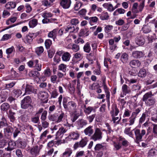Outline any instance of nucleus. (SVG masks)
Returning <instances> with one entry per match:
<instances>
[{
	"mask_svg": "<svg viewBox=\"0 0 157 157\" xmlns=\"http://www.w3.org/2000/svg\"><path fill=\"white\" fill-rule=\"evenodd\" d=\"M151 92H148L145 94L142 98L143 101L145 102L147 106H150L155 105L156 102L155 99L153 97Z\"/></svg>",
	"mask_w": 157,
	"mask_h": 157,
	"instance_id": "nucleus-1",
	"label": "nucleus"
},
{
	"mask_svg": "<svg viewBox=\"0 0 157 157\" xmlns=\"http://www.w3.org/2000/svg\"><path fill=\"white\" fill-rule=\"evenodd\" d=\"M65 116V114L62 112L59 115L56 113L50 114L48 116V118L51 121L58 123L63 121L64 120Z\"/></svg>",
	"mask_w": 157,
	"mask_h": 157,
	"instance_id": "nucleus-2",
	"label": "nucleus"
},
{
	"mask_svg": "<svg viewBox=\"0 0 157 157\" xmlns=\"http://www.w3.org/2000/svg\"><path fill=\"white\" fill-rule=\"evenodd\" d=\"M134 132L136 139L135 142L137 144L142 141L143 136L146 134V131L144 129L141 130L140 132V129L137 128H135L133 130Z\"/></svg>",
	"mask_w": 157,
	"mask_h": 157,
	"instance_id": "nucleus-3",
	"label": "nucleus"
},
{
	"mask_svg": "<svg viewBox=\"0 0 157 157\" xmlns=\"http://www.w3.org/2000/svg\"><path fill=\"white\" fill-rule=\"evenodd\" d=\"M32 99L30 96H27L21 101V106L22 109H27L31 105Z\"/></svg>",
	"mask_w": 157,
	"mask_h": 157,
	"instance_id": "nucleus-4",
	"label": "nucleus"
},
{
	"mask_svg": "<svg viewBox=\"0 0 157 157\" xmlns=\"http://www.w3.org/2000/svg\"><path fill=\"white\" fill-rule=\"evenodd\" d=\"M94 132L90 137L91 139L95 141L102 139V132L100 128H96Z\"/></svg>",
	"mask_w": 157,
	"mask_h": 157,
	"instance_id": "nucleus-5",
	"label": "nucleus"
},
{
	"mask_svg": "<svg viewBox=\"0 0 157 157\" xmlns=\"http://www.w3.org/2000/svg\"><path fill=\"white\" fill-rule=\"evenodd\" d=\"M88 140L86 137L82 138L79 142H78L75 143L73 146V148L75 150L78 147H80L83 148L87 144Z\"/></svg>",
	"mask_w": 157,
	"mask_h": 157,
	"instance_id": "nucleus-6",
	"label": "nucleus"
},
{
	"mask_svg": "<svg viewBox=\"0 0 157 157\" xmlns=\"http://www.w3.org/2000/svg\"><path fill=\"white\" fill-rule=\"evenodd\" d=\"M36 91L37 90L35 89L34 87L29 84H27L25 89V93L23 96L29 95L32 94H36Z\"/></svg>",
	"mask_w": 157,
	"mask_h": 157,
	"instance_id": "nucleus-7",
	"label": "nucleus"
},
{
	"mask_svg": "<svg viewBox=\"0 0 157 157\" xmlns=\"http://www.w3.org/2000/svg\"><path fill=\"white\" fill-rule=\"evenodd\" d=\"M59 4L63 9H67L70 6L71 1V0H59Z\"/></svg>",
	"mask_w": 157,
	"mask_h": 157,
	"instance_id": "nucleus-8",
	"label": "nucleus"
},
{
	"mask_svg": "<svg viewBox=\"0 0 157 157\" xmlns=\"http://www.w3.org/2000/svg\"><path fill=\"white\" fill-rule=\"evenodd\" d=\"M83 132L86 135L91 136L94 132L93 126L90 125L88 126L84 130Z\"/></svg>",
	"mask_w": 157,
	"mask_h": 157,
	"instance_id": "nucleus-9",
	"label": "nucleus"
},
{
	"mask_svg": "<svg viewBox=\"0 0 157 157\" xmlns=\"http://www.w3.org/2000/svg\"><path fill=\"white\" fill-rule=\"evenodd\" d=\"M80 136V134L78 131L72 132L70 133L68 137L69 139L76 140H78Z\"/></svg>",
	"mask_w": 157,
	"mask_h": 157,
	"instance_id": "nucleus-10",
	"label": "nucleus"
},
{
	"mask_svg": "<svg viewBox=\"0 0 157 157\" xmlns=\"http://www.w3.org/2000/svg\"><path fill=\"white\" fill-rule=\"evenodd\" d=\"M94 149L96 151H104L107 149L106 145L104 143L97 144L95 145Z\"/></svg>",
	"mask_w": 157,
	"mask_h": 157,
	"instance_id": "nucleus-11",
	"label": "nucleus"
},
{
	"mask_svg": "<svg viewBox=\"0 0 157 157\" xmlns=\"http://www.w3.org/2000/svg\"><path fill=\"white\" fill-rule=\"evenodd\" d=\"M16 147V144L15 141L10 140L8 143V147L5 149L8 151H11L15 149Z\"/></svg>",
	"mask_w": 157,
	"mask_h": 157,
	"instance_id": "nucleus-12",
	"label": "nucleus"
},
{
	"mask_svg": "<svg viewBox=\"0 0 157 157\" xmlns=\"http://www.w3.org/2000/svg\"><path fill=\"white\" fill-rule=\"evenodd\" d=\"M8 95V92L6 90H2L0 94V100L1 102L6 101Z\"/></svg>",
	"mask_w": 157,
	"mask_h": 157,
	"instance_id": "nucleus-13",
	"label": "nucleus"
},
{
	"mask_svg": "<svg viewBox=\"0 0 157 157\" xmlns=\"http://www.w3.org/2000/svg\"><path fill=\"white\" fill-rule=\"evenodd\" d=\"M144 53L140 51H135L132 52V56L135 59L140 58L144 56Z\"/></svg>",
	"mask_w": 157,
	"mask_h": 157,
	"instance_id": "nucleus-14",
	"label": "nucleus"
},
{
	"mask_svg": "<svg viewBox=\"0 0 157 157\" xmlns=\"http://www.w3.org/2000/svg\"><path fill=\"white\" fill-rule=\"evenodd\" d=\"M136 43L138 45L140 46L143 45L145 42V40L143 36H137L135 40Z\"/></svg>",
	"mask_w": 157,
	"mask_h": 157,
	"instance_id": "nucleus-15",
	"label": "nucleus"
},
{
	"mask_svg": "<svg viewBox=\"0 0 157 157\" xmlns=\"http://www.w3.org/2000/svg\"><path fill=\"white\" fill-rule=\"evenodd\" d=\"M77 126L79 128H82L87 124L86 120L83 119H79L77 122Z\"/></svg>",
	"mask_w": 157,
	"mask_h": 157,
	"instance_id": "nucleus-16",
	"label": "nucleus"
},
{
	"mask_svg": "<svg viewBox=\"0 0 157 157\" xmlns=\"http://www.w3.org/2000/svg\"><path fill=\"white\" fill-rule=\"evenodd\" d=\"M119 112V110L117 107L116 104H113L112 105L111 110L110 111L111 115H117Z\"/></svg>",
	"mask_w": 157,
	"mask_h": 157,
	"instance_id": "nucleus-17",
	"label": "nucleus"
},
{
	"mask_svg": "<svg viewBox=\"0 0 157 157\" xmlns=\"http://www.w3.org/2000/svg\"><path fill=\"white\" fill-rule=\"evenodd\" d=\"M129 65L132 67L137 68L140 66L141 63L138 60L133 59L129 63Z\"/></svg>",
	"mask_w": 157,
	"mask_h": 157,
	"instance_id": "nucleus-18",
	"label": "nucleus"
},
{
	"mask_svg": "<svg viewBox=\"0 0 157 157\" xmlns=\"http://www.w3.org/2000/svg\"><path fill=\"white\" fill-rule=\"evenodd\" d=\"M84 112L86 114H90L92 111L95 112V110L94 107L91 106L86 107V105H83Z\"/></svg>",
	"mask_w": 157,
	"mask_h": 157,
	"instance_id": "nucleus-19",
	"label": "nucleus"
},
{
	"mask_svg": "<svg viewBox=\"0 0 157 157\" xmlns=\"http://www.w3.org/2000/svg\"><path fill=\"white\" fill-rule=\"evenodd\" d=\"M58 29H54L52 31L50 32L48 34V36L49 38H52L53 40H55L56 38L57 33Z\"/></svg>",
	"mask_w": 157,
	"mask_h": 157,
	"instance_id": "nucleus-20",
	"label": "nucleus"
},
{
	"mask_svg": "<svg viewBox=\"0 0 157 157\" xmlns=\"http://www.w3.org/2000/svg\"><path fill=\"white\" fill-rule=\"evenodd\" d=\"M16 3L14 2H9L5 5V7L7 10H10L15 8Z\"/></svg>",
	"mask_w": 157,
	"mask_h": 157,
	"instance_id": "nucleus-21",
	"label": "nucleus"
},
{
	"mask_svg": "<svg viewBox=\"0 0 157 157\" xmlns=\"http://www.w3.org/2000/svg\"><path fill=\"white\" fill-rule=\"evenodd\" d=\"M68 107L71 110L75 111L76 109L77 104L75 102L71 101L68 102Z\"/></svg>",
	"mask_w": 157,
	"mask_h": 157,
	"instance_id": "nucleus-22",
	"label": "nucleus"
},
{
	"mask_svg": "<svg viewBox=\"0 0 157 157\" xmlns=\"http://www.w3.org/2000/svg\"><path fill=\"white\" fill-rule=\"evenodd\" d=\"M40 150L39 149L38 146H35L32 148H31L30 150L31 154L32 155H34L36 156L38 154Z\"/></svg>",
	"mask_w": 157,
	"mask_h": 157,
	"instance_id": "nucleus-23",
	"label": "nucleus"
},
{
	"mask_svg": "<svg viewBox=\"0 0 157 157\" xmlns=\"http://www.w3.org/2000/svg\"><path fill=\"white\" fill-rule=\"evenodd\" d=\"M67 47L68 48L71 49L75 52H77L79 50V45L75 44H68Z\"/></svg>",
	"mask_w": 157,
	"mask_h": 157,
	"instance_id": "nucleus-24",
	"label": "nucleus"
},
{
	"mask_svg": "<svg viewBox=\"0 0 157 157\" xmlns=\"http://www.w3.org/2000/svg\"><path fill=\"white\" fill-rule=\"evenodd\" d=\"M157 151L155 148H151L148 151L147 157H153L157 155Z\"/></svg>",
	"mask_w": 157,
	"mask_h": 157,
	"instance_id": "nucleus-25",
	"label": "nucleus"
},
{
	"mask_svg": "<svg viewBox=\"0 0 157 157\" xmlns=\"http://www.w3.org/2000/svg\"><path fill=\"white\" fill-rule=\"evenodd\" d=\"M72 150L70 148H67L62 154V157H69L72 153Z\"/></svg>",
	"mask_w": 157,
	"mask_h": 157,
	"instance_id": "nucleus-26",
	"label": "nucleus"
},
{
	"mask_svg": "<svg viewBox=\"0 0 157 157\" xmlns=\"http://www.w3.org/2000/svg\"><path fill=\"white\" fill-rule=\"evenodd\" d=\"M35 36V35L34 33H29L28 35L26 36L25 40L28 43L31 44Z\"/></svg>",
	"mask_w": 157,
	"mask_h": 157,
	"instance_id": "nucleus-27",
	"label": "nucleus"
},
{
	"mask_svg": "<svg viewBox=\"0 0 157 157\" xmlns=\"http://www.w3.org/2000/svg\"><path fill=\"white\" fill-rule=\"evenodd\" d=\"M153 128L151 130L152 136L155 138H157V124H152Z\"/></svg>",
	"mask_w": 157,
	"mask_h": 157,
	"instance_id": "nucleus-28",
	"label": "nucleus"
},
{
	"mask_svg": "<svg viewBox=\"0 0 157 157\" xmlns=\"http://www.w3.org/2000/svg\"><path fill=\"white\" fill-rule=\"evenodd\" d=\"M67 131V129L63 127L60 128L58 131L56 133V139H57L58 137L59 136L62 134H63Z\"/></svg>",
	"mask_w": 157,
	"mask_h": 157,
	"instance_id": "nucleus-29",
	"label": "nucleus"
},
{
	"mask_svg": "<svg viewBox=\"0 0 157 157\" xmlns=\"http://www.w3.org/2000/svg\"><path fill=\"white\" fill-rule=\"evenodd\" d=\"M71 57V54L69 52H67L63 54L62 58L63 61L67 62L69 60Z\"/></svg>",
	"mask_w": 157,
	"mask_h": 157,
	"instance_id": "nucleus-30",
	"label": "nucleus"
},
{
	"mask_svg": "<svg viewBox=\"0 0 157 157\" xmlns=\"http://www.w3.org/2000/svg\"><path fill=\"white\" fill-rule=\"evenodd\" d=\"M147 75V71L144 68L141 69L138 73V76L141 78H144Z\"/></svg>",
	"mask_w": 157,
	"mask_h": 157,
	"instance_id": "nucleus-31",
	"label": "nucleus"
},
{
	"mask_svg": "<svg viewBox=\"0 0 157 157\" xmlns=\"http://www.w3.org/2000/svg\"><path fill=\"white\" fill-rule=\"evenodd\" d=\"M122 90L124 94H129L131 92V90L129 87L126 84H124L122 87Z\"/></svg>",
	"mask_w": 157,
	"mask_h": 157,
	"instance_id": "nucleus-32",
	"label": "nucleus"
},
{
	"mask_svg": "<svg viewBox=\"0 0 157 157\" xmlns=\"http://www.w3.org/2000/svg\"><path fill=\"white\" fill-rule=\"evenodd\" d=\"M10 108V105L7 103L5 102L2 104L1 106V110L4 111H6Z\"/></svg>",
	"mask_w": 157,
	"mask_h": 157,
	"instance_id": "nucleus-33",
	"label": "nucleus"
},
{
	"mask_svg": "<svg viewBox=\"0 0 157 157\" xmlns=\"http://www.w3.org/2000/svg\"><path fill=\"white\" fill-rule=\"evenodd\" d=\"M38 95L40 98H41L44 99H47L48 97V93L44 91H40L39 92L38 94Z\"/></svg>",
	"mask_w": 157,
	"mask_h": 157,
	"instance_id": "nucleus-34",
	"label": "nucleus"
},
{
	"mask_svg": "<svg viewBox=\"0 0 157 157\" xmlns=\"http://www.w3.org/2000/svg\"><path fill=\"white\" fill-rule=\"evenodd\" d=\"M100 18L102 20H107L108 19L109 16L107 12H103L99 15Z\"/></svg>",
	"mask_w": 157,
	"mask_h": 157,
	"instance_id": "nucleus-35",
	"label": "nucleus"
},
{
	"mask_svg": "<svg viewBox=\"0 0 157 157\" xmlns=\"http://www.w3.org/2000/svg\"><path fill=\"white\" fill-rule=\"evenodd\" d=\"M37 20L36 19L30 20L29 22V25L30 28H33L35 27L37 24Z\"/></svg>",
	"mask_w": 157,
	"mask_h": 157,
	"instance_id": "nucleus-36",
	"label": "nucleus"
},
{
	"mask_svg": "<svg viewBox=\"0 0 157 157\" xmlns=\"http://www.w3.org/2000/svg\"><path fill=\"white\" fill-rule=\"evenodd\" d=\"M83 50L86 53H89L91 51V47L90 43L88 42L84 45L83 47Z\"/></svg>",
	"mask_w": 157,
	"mask_h": 157,
	"instance_id": "nucleus-37",
	"label": "nucleus"
},
{
	"mask_svg": "<svg viewBox=\"0 0 157 157\" xmlns=\"http://www.w3.org/2000/svg\"><path fill=\"white\" fill-rule=\"evenodd\" d=\"M40 116L35 115V116L31 118V121L34 124L40 123Z\"/></svg>",
	"mask_w": 157,
	"mask_h": 157,
	"instance_id": "nucleus-38",
	"label": "nucleus"
},
{
	"mask_svg": "<svg viewBox=\"0 0 157 157\" xmlns=\"http://www.w3.org/2000/svg\"><path fill=\"white\" fill-rule=\"evenodd\" d=\"M138 6V4L137 2L134 3L133 4L131 10L132 13H138V9H137Z\"/></svg>",
	"mask_w": 157,
	"mask_h": 157,
	"instance_id": "nucleus-39",
	"label": "nucleus"
},
{
	"mask_svg": "<svg viewBox=\"0 0 157 157\" xmlns=\"http://www.w3.org/2000/svg\"><path fill=\"white\" fill-rule=\"evenodd\" d=\"M13 93L14 97L17 98L21 94L22 91L20 89H15L13 91Z\"/></svg>",
	"mask_w": 157,
	"mask_h": 157,
	"instance_id": "nucleus-40",
	"label": "nucleus"
},
{
	"mask_svg": "<svg viewBox=\"0 0 157 157\" xmlns=\"http://www.w3.org/2000/svg\"><path fill=\"white\" fill-rule=\"evenodd\" d=\"M119 141H122V145L123 146L126 147L128 145L129 142L126 140L125 138L120 137L119 138Z\"/></svg>",
	"mask_w": 157,
	"mask_h": 157,
	"instance_id": "nucleus-41",
	"label": "nucleus"
},
{
	"mask_svg": "<svg viewBox=\"0 0 157 157\" xmlns=\"http://www.w3.org/2000/svg\"><path fill=\"white\" fill-rule=\"evenodd\" d=\"M83 5L82 2L79 1L77 2L74 5L75 10L76 11H78Z\"/></svg>",
	"mask_w": 157,
	"mask_h": 157,
	"instance_id": "nucleus-42",
	"label": "nucleus"
},
{
	"mask_svg": "<svg viewBox=\"0 0 157 157\" xmlns=\"http://www.w3.org/2000/svg\"><path fill=\"white\" fill-rule=\"evenodd\" d=\"M131 130V127H127L125 128L124 131V133L127 135H128L129 136L132 137L133 134L132 131Z\"/></svg>",
	"mask_w": 157,
	"mask_h": 157,
	"instance_id": "nucleus-43",
	"label": "nucleus"
},
{
	"mask_svg": "<svg viewBox=\"0 0 157 157\" xmlns=\"http://www.w3.org/2000/svg\"><path fill=\"white\" fill-rule=\"evenodd\" d=\"M52 71L49 68H47L44 71V77H49L51 74Z\"/></svg>",
	"mask_w": 157,
	"mask_h": 157,
	"instance_id": "nucleus-44",
	"label": "nucleus"
},
{
	"mask_svg": "<svg viewBox=\"0 0 157 157\" xmlns=\"http://www.w3.org/2000/svg\"><path fill=\"white\" fill-rule=\"evenodd\" d=\"M145 6V1L144 0H141V1L138 7V13L141 12L143 10Z\"/></svg>",
	"mask_w": 157,
	"mask_h": 157,
	"instance_id": "nucleus-45",
	"label": "nucleus"
},
{
	"mask_svg": "<svg viewBox=\"0 0 157 157\" xmlns=\"http://www.w3.org/2000/svg\"><path fill=\"white\" fill-rule=\"evenodd\" d=\"M36 54L39 56L41 54L44 52V49L42 46L38 47L36 48Z\"/></svg>",
	"mask_w": 157,
	"mask_h": 157,
	"instance_id": "nucleus-46",
	"label": "nucleus"
},
{
	"mask_svg": "<svg viewBox=\"0 0 157 157\" xmlns=\"http://www.w3.org/2000/svg\"><path fill=\"white\" fill-rule=\"evenodd\" d=\"M128 55L126 53H124L121 56V60L123 63H126L127 62L128 60Z\"/></svg>",
	"mask_w": 157,
	"mask_h": 157,
	"instance_id": "nucleus-47",
	"label": "nucleus"
},
{
	"mask_svg": "<svg viewBox=\"0 0 157 157\" xmlns=\"http://www.w3.org/2000/svg\"><path fill=\"white\" fill-rule=\"evenodd\" d=\"M6 113L8 115V117L10 118V119L14 120L15 117L14 116V115L15 114V113L12 111V110L10 109L8 113L7 112Z\"/></svg>",
	"mask_w": 157,
	"mask_h": 157,
	"instance_id": "nucleus-48",
	"label": "nucleus"
},
{
	"mask_svg": "<svg viewBox=\"0 0 157 157\" xmlns=\"http://www.w3.org/2000/svg\"><path fill=\"white\" fill-rule=\"evenodd\" d=\"M65 31L66 32H69L70 33L73 32L75 31V27L73 26L68 25L66 28Z\"/></svg>",
	"mask_w": 157,
	"mask_h": 157,
	"instance_id": "nucleus-49",
	"label": "nucleus"
},
{
	"mask_svg": "<svg viewBox=\"0 0 157 157\" xmlns=\"http://www.w3.org/2000/svg\"><path fill=\"white\" fill-rule=\"evenodd\" d=\"M13 128L10 126H7L6 128L4 129V133L5 134L7 133H11Z\"/></svg>",
	"mask_w": 157,
	"mask_h": 157,
	"instance_id": "nucleus-50",
	"label": "nucleus"
},
{
	"mask_svg": "<svg viewBox=\"0 0 157 157\" xmlns=\"http://www.w3.org/2000/svg\"><path fill=\"white\" fill-rule=\"evenodd\" d=\"M44 44L46 48L48 49L52 44V41L50 39H47L45 40Z\"/></svg>",
	"mask_w": 157,
	"mask_h": 157,
	"instance_id": "nucleus-51",
	"label": "nucleus"
},
{
	"mask_svg": "<svg viewBox=\"0 0 157 157\" xmlns=\"http://www.w3.org/2000/svg\"><path fill=\"white\" fill-rule=\"evenodd\" d=\"M7 126L8 124L6 121L5 118L4 117H3L2 118V121L0 122V128Z\"/></svg>",
	"mask_w": 157,
	"mask_h": 157,
	"instance_id": "nucleus-52",
	"label": "nucleus"
},
{
	"mask_svg": "<svg viewBox=\"0 0 157 157\" xmlns=\"http://www.w3.org/2000/svg\"><path fill=\"white\" fill-rule=\"evenodd\" d=\"M17 19V18L16 17H10L6 21V24L7 25H9L10 23H14L16 21Z\"/></svg>",
	"mask_w": 157,
	"mask_h": 157,
	"instance_id": "nucleus-53",
	"label": "nucleus"
},
{
	"mask_svg": "<svg viewBox=\"0 0 157 157\" xmlns=\"http://www.w3.org/2000/svg\"><path fill=\"white\" fill-rule=\"evenodd\" d=\"M86 58L89 61H92L93 60H95V59L93 53H92L87 54L86 55Z\"/></svg>",
	"mask_w": 157,
	"mask_h": 157,
	"instance_id": "nucleus-54",
	"label": "nucleus"
},
{
	"mask_svg": "<svg viewBox=\"0 0 157 157\" xmlns=\"http://www.w3.org/2000/svg\"><path fill=\"white\" fill-rule=\"evenodd\" d=\"M136 117L131 115V117L129 118V125L130 126L133 124Z\"/></svg>",
	"mask_w": 157,
	"mask_h": 157,
	"instance_id": "nucleus-55",
	"label": "nucleus"
},
{
	"mask_svg": "<svg viewBox=\"0 0 157 157\" xmlns=\"http://www.w3.org/2000/svg\"><path fill=\"white\" fill-rule=\"evenodd\" d=\"M142 30L143 32L145 33H149L151 31V29L150 27L145 25L142 28Z\"/></svg>",
	"mask_w": 157,
	"mask_h": 157,
	"instance_id": "nucleus-56",
	"label": "nucleus"
},
{
	"mask_svg": "<svg viewBox=\"0 0 157 157\" xmlns=\"http://www.w3.org/2000/svg\"><path fill=\"white\" fill-rule=\"evenodd\" d=\"M47 111L46 110H44L40 116V119L41 121H45L47 118Z\"/></svg>",
	"mask_w": 157,
	"mask_h": 157,
	"instance_id": "nucleus-57",
	"label": "nucleus"
},
{
	"mask_svg": "<svg viewBox=\"0 0 157 157\" xmlns=\"http://www.w3.org/2000/svg\"><path fill=\"white\" fill-rule=\"evenodd\" d=\"M67 68L66 65L62 63L60 64L58 67V70L62 71L63 72H65Z\"/></svg>",
	"mask_w": 157,
	"mask_h": 157,
	"instance_id": "nucleus-58",
	"label": "nucleus"
},
{
	"mask_svg": "<svg viewBox=\"0 0 157 157\" xmlns=\"http://www.w3.org/2000/svg\"><path fill=\"white\" fill-rule=\"evenodd\" d=\"M113 145L117 150H118L121 148L122 145L119 142H114Z\"/></svg>",
	"mask_w": 157,
	"mask_h": 157,
	"instance_id": "nucleus-59",
	"label": "nucleus"
},
{
	"mask_svg": "<svg viewBox=\"0 0 157 157\" xmlns=\"http://www.w3.org/2000/svg\"><path fill=\"white\" fill-rule=\"evenodd\" d=\"M52 14L50 12H45L42 15V16L44 18H47L50 17H52Z\"/></svg>",
	"mask_w": 157,
	"mask_h": 157,
	"instance_id": "nucleus-60",
	"label": "nucleus"
},
{
	"mask_svg": "<svg viewBox=\"0 0 157 157\" xmlns=\"http://www.w3.org/2000/svg\"><path fill=\"white\" fill-rule=\"evenodd\" d=\"M79 35L80 36H86L88 35V32L85 29H81L79 32Z\"/></svg>",
	"mask_w": 157,
	"mask_h": 157,
	"instance_id": "nucleus-61",
	"label": "nucleus"
},
{
	"mask_svg": "<svg viewBox=\"0 0 157 157\" xmlns=\"http://www.w3.org/2000/svg\"><path fill=\"white\" fill-rule=\"evenodd\" d=\"M113 26L112 25H107L105 27V31L106 33H108L113 29Z\"/></svg>",
	"mask_w": 157,
	"mask_h": 157,
	"instance_id": "nucleus-62",
	"label": "nucleus"
},
{
	"mask_svg": "<svg viewBox=\"0 0 157 157\" xmlns=\"http://www.w3.org/2000/svg\"><path fill=\"white\" fill-rule=\"evenodd\" d=\"M79 23V21L78 19L75 18L71 19L70 21V23L72 25H76L78 24Z\"/></svg>",
	"mask_w": 157,
	"mask_h": 157,
	"instance_id": "nucleus-63",
	"label": "nucleus"
},
{
	"mask_svg": "<svg viewBox=\"0 0 157 157\" xmlns=\"http://www.w3.org/2000/svg\"><path fill=\"white\" fill-rule=\"evenodd\" d=\"M131 111L129 110L128 109H126L125 110L123 117H129L130 116V114Z\"/></svg>",
	"mask_w": 157,
	"mask_h": 157,
	"instance_id": "nucleus-64",
	"label": "nucleus"
}]
</instances>
